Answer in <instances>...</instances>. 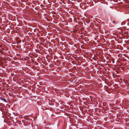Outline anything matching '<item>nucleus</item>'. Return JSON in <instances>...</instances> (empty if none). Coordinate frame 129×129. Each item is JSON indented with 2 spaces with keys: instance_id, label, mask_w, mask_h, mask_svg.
Here are the masks:
<instances>
[{
  "instance_id": "nucleus-6",
  "label": "nucleus",
  "mask_w": 129,
  "mask_h": 129,
  "mask_svg": "<svg viewBox=\"0 0 129 129\" xmlns=\"http://www.w3.org/2000/svg\"><path fill=\"white\" fill-rule=\"evenodd\" d=\"M74 59L76 60L77 61H78L79 59V58H78V57H73Z\"/></svg>"
},
{
  "instance_id": "nucleus-28",
  "label": "nucleus",
  "mask_w": 129,
  "mask_h": 129,
  "mask_svg": "<svg viewBox=\"0 0 129 129\" xmlns=\"http://www.w3.org/2000/svg\"><path fill=\"white\" fill-rule=\"evenodd\" d=\"M65 58H66V57H65Z\"/></svg>"
},
{
  "instance_id": "nucleus-16",
  "label": "nucleus",
  "mask_w": 129,
  "mask_h": 129,
  "mask_svg": "<svg viewBox=\"0 0 129 129\" xmlns=\"http://www.w3.org/2000/svg\"><path fill=\"white\" fill-rule=\"evenodd\" d=\"M106 57V59H108V57Z\"/></svg>"
},
{
  "instance_id": "nucleus-1",
  "label": "nucleus",
  "mask_w": 129,
  "mask_h": 129,
  "mask_svg": "<svg viewBox=\"0 0 129 129\" xmlns=\"http://www.w3.org/2000/svg\"><path fill=\"white\" fill-rule=\"evenodd\" d=\"M121 34H122V36H125V35H127L126 32L125 31H123V29H125V26H121Z\"/></svg>"
},
{
  "instance_id": "nucleus-4",
  "label": "nucleus",
  "mask_w": 129,
  "mask_h": 129,
  "mask_svg": "<svg viewBox=\"0 0 129 129\" xmlns=\"http://www.w3.org/2000/svg\"><path fill=\"white\" fill-rule=\"evenodd\" d=\"M28 58V57H22V60H24V59L25 60H27V59Z\"/></svg>"
},
{
  "instance_id": "nucleus-2",
  "label": "nucleus",
  "mask_w": 129,
  "mask_h": 129,
  "mask_svg": "<svg viewBox=\"0 0 129 129\" xmlns=\"http://www.w3.org/2000/svg\"><path fill=\"white\" fill-rule=\"evenodd\" d=\"M121 83H127L128 82V80L126 79H123L121 78Z\"/></svg>"
},
{
  "instance_id": "nucleus-24",
  "label": "nucleus",
  "mask_w": 129,
  "mask_h": 129,
  "mask_svg": "<svg viewBox=\"0 0 129 129\" xmlns=\"http://www.w3.org/2000/svg\"><path fill=\"white\" fill-rule=\"evenodd\" d=\"M47 57H46V59H47Z\"/></svg>"
},
{
  "instance_id": "nucleus-25",
  "label": "nucleus",
  "mask_w": 129,
  "mask_h": 129,
  "mask_svg": "<svg viewBox=\"0 0 129 129\" xmlns=\"http://www.w3.org/2000/svg\"><path fill=\"white\" fill-rule=\"evenodd\" d=\"M120 80H121V78H120Z\"/></svg>"
},
{
  "instance_id": "nucleus-14",
  "label": "nucleus",
  "mask_w": 129,
  "mask_h": 129,
  "mask_svg": "<svg viewBox=\"0 0 129 129\" xmlns=\"http://www.w3.org/2000/svg\"><path fill=\"white\" fill-rule=\"evenodd\" d=\"M111 1H113L114 2H116V1H115V0H111Z\"/></svg>"
},
{
  "instance_id": "nucleus-29",
  "label": "nucleus",
  "mask_w": 129,
  "mask_h": 129,
  "mask_svg": "<svg viewBox=\"0 0 129 129\" xmlns=\"http://www.w3.org/2000/svg\"><path fill=\"white\" fill-rule=\"evenodd\" d=\"M122 94V92H121V94Z\"/></svg>"
},
{
  "instance_id": "nucleus-27",
  "label": "nucleus",
  "mask_w": 129,
  "mask_h": 129,
  "mask_svg": "<svg viewBox=\"0 0 129 129\" xmlns=\"http://www.w3.org/2000/svg\"><path fill=\"white\" fill-rule=\"evenodd\" d=\"M103 61V62H105V61Z\"/></svg>"
},
{
  "instance_id": "nucleus-11",
  "label": "nucleus",
  "mask_w": 129,
  "mask_h": 129,
  "mask_svg": "<svg viewBox=\"0 0 129 129\" xmlns=\"http://www.w3.org/2000/svg\"><path fill=\"white\" fill-rule=\"evenodd\" d=\"M121 70H122L123 71H124V69H123V68H122V67H121Z\"/></svg>"
},
{
  "instance_id": "nucleus-5",
  "label": "nucleus",
  "mask_w": 129,
  "mask_h": 129,
  "mask_svg": "<svg viewBox=\"0 0 129 129\" xmlns=\"http://www.w3.org/2000/svg\"><path fill=\"white\" fill-rule=\"evenodd\" d=\"M1 48L3 50H7V49L5 47H2Z\"/></svg>"
},
{
  "instance_id": "nucleus-3",
  "label": "nucleus",
  "mask_w": 129,
  "mask_h": 129,
  "mask_svg": "<svg viewBox=\"0 0 129 129\" xmlns=\"http://www.w3.org/2000/svg\"><path fill=\"white\" fill-rule=\"evenodd\" d=\"M97 57H88V59H89L91 61H92V60H96V59Z\"/></svg>"
},
{
  "instance_id": "nucleus-15",
  "label": "nucleus",
  "mask_w": 129,
  "mask_h": 129,
  "mask_svg": "<svg viewBox=\"0 0 129 129\" xmlns=\"http://www.w3.org/2000/svg\"><path fill=\"white\" fill-rule=\"evenodd\" d=\"M61 57V59H64V58H63V57Z\"/></svg>"
},
{
  "instance_id": "nucleus-19",
  "label": "nucleus",
  "mask_w": 129,
  "mask_h": 129,
  "mask_svg": "<svg viewBox=\"0 0 129 129\" xmlns=\"http://www.w3.org/2000/svg\"><path fill=\"white\" fill-rule=\"evenodd\" d=\"M123 55H124L125 56H126V55H124V54H123Z\"/></svg>"
},
{
  "instance_id": "nucleus-17",
  "label": "nucleus",
  "mask_w": 129,
  "mask_h": 129,
  "mask_svg": "<svg viewBox=\"0 0 129 129\" xmlns=\"http://www.w3.org/2000/svg\"><path fill=\"white\" fill-rule=\"evenodd\" d=\"M19 56H20V55H19L18 54H17V56H19Z\"/></svg>"
},
{
  "instance_id": "nucleus-22",
  "label": "nucleus",
  "mask_w": 129,
  "mask_h": 129,
  "mask_svg": "<svg viewBox=\"0 0 129 129\" xmlns=\"http://www.w3.org/2000/svg\"><path fill=\"white\" fill-rule=\"evenodd\" d=\"M121 115H122V113H121Z\"/></svg>"
},
{
  "instance_id": "nucleus-9",
  "label": "nucleus",
  "mask_w": 129,
  "mask_h": 129,
  "mask_svg": "<svg viewBox=\"0 0 129 129\" xmlns=\"http://www.w3.org/2000/svg\"><path fill=\"white\" fill-rule=\"evenodd\" d=\"M123 24H123H125V23L124 22H122L121 23V25L122 24Z\"/></svg>"
},
{
  "instance_id": "nucleus-21",
  "label": "nucleus",
  "mask_w": 129,
  "mask_h": 129,
  "mask_svg": "<svg viewBox=\"0 0 129 129\" xmlns=\"http://www.w3.org/2000/svg\"><path fill=\"white\" fill-rule=\"evenodd\" d=\"M115 22V21H113V23H114Z\"/></svg>"
},
{
  "instance_id": "nucleus-12",
  "label": "nucleus",
  "mask_w": 129,
  "mask_h": 129,
  "mask_svg": "<svg viewBox=\"0 0 129 129\" xmlns=\"http://www.w3.org/2000/svg\"><path fill=\"white\" fill-rule=\"evenodd\" d=\"M41 57V58H40V57H39V58H40L41 59V58H44V57Z\"/></svg>"
},
{
  "instance_id": "nucleus-7",
  "label": "nucleus",
  "mask_w": 129,
  "mask_h": 129,
  "mask_svg": "<svg viewBox=\"0 0 129 129\" xmlns=\"http://www.w3.org/2000/svg\"><path fill=\"white\" fill-rule=\"evenodd\" d=\"M123 8H126L127 7V6H124L123 7Z\"/></svg>"
},
{
  "instance_id": "nucleus-8",
  "label": "nucleus",
  "mask_w": 129,
  "mask_h": 129,
  "mask_svg": "<svg viewBox=\"0 0 129 129\" xmlns=\"http://www.w3.org/2000/svg\"><path fill=\"white\" fill-rule=\"evenodd\" d=\"M3 100L5 102H7L6 100L5 99H3Z\"/></svg>"
},
{
  "instance_id": "nucleus-20",
  "label": "nucleus",
  "mask_w": 129,
  "mask_h": 129,
  "mask_svg": "<svg viewBox=\"0 0 129 129\" xmlns=\"http://www.w3.org/2000/svg\"><path fill=\"white\" fill-rule=\"evenodd\" d=\"M127 57L129 59V57Z\"/></svg>"
},
{
  "instance_id": "nucleus-23",
  "label": "nucleus",
  "mask_w": 129,
  "mask_h": 129,
  "mask_svg": "<svg viewBox=\"0 0 129 129\" xmlns=\"http://www.w3.org/2000/svg\"><path fill=\"white\" fill-rule=\"evenodd\" d=\"M26 119H28V118H26Z\"/></svg>"
},
{
  "instance_id": "nucleus-26",
  "label": "nucleus",
  "mask_w": 129,
  "mask_h": 129,
  "mask_svg": "<svg viewBox=\"0 0 129 129\" xmlns=\"http://www.w3.org/2000/svg\"><path fill=\"white\" fill-rule=\"evenodd\" d=\"M0 46L1 47L2 46V45H1V46Z\"/></svg>"
},
{
  "instance_id": "nucleus-18",
  "label": "nucleus",
  "mask_w": 129,
  "mask_h": 129,
  "mask_svg": "<svg viewBox=\"0 0 129 129\" xmlns=\"http://www.w3.org/2000/svg\"><path fill=\"white\" fill-rule=\"evenodd\" d=\"M24 120H22V121L23 122V123H24Z\"/></svg>"
},
{
  "instance_id": "nucleus-13",
  "label": "nucleus",
  "mask_w": 129,
  "mask_h": 129,
  "mask_svg": "<svg viewBox=\"0 0 129 129\" xmlns=\"http://www.w3.org/2000/svg\"><path fill=\"white\" fill-rule=\"evenodd\" d=\"M0 52H1L2 54H3V52H2V51H1V50H0Z\"/></svg>"
},
{
  "instance_id": "nucleus-10",
  "label": "nucleus",
  "mask_w": 129,
  "mask_h": 129,
  "mask_svg": "<svg viewBox=\"0 0 129 129\" xmlns=\"http://www.w3.org/2000/svg\"><path fill=\"white\" fill-rule=\"evenodd\" d=\"M16 57H13V58L14 60H15V59H16Z\"/></svg>"
}]
</instances>
